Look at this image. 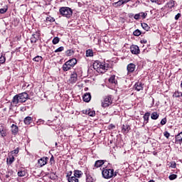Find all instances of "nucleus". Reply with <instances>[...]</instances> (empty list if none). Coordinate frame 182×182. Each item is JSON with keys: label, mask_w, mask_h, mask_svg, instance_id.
Returning a JSON list of instances; mask_svg holds the SVG:
<instances>
[{"label": "nucleus", "mask_w": 182, "mask_h": 182, "mask_svg": "<svg viewBox=\"0 0 182 182\" xmlns=\"http://www.w3.org/2000/svg\"><path fill=\"white\" fill-rule=\"evenodd\" d=\"M47 22H55V18L53 17H47L46 18Z\"/></svg>", "instance_id": "nucleus-43"}, {"label": "nucleus", "mask_w": 182, "mask_h": 182, "mask_svg": "<svg viewBox=\"0 0 182 182\" xmlns=\"http://www.w3.org/2000/svg\"><path fill=\"white\" fill-rule=\"evenodd\" d=\"M33 60H34V62H41L43 60V58H42V56L37 55L33 58Z\"/></svg>", "instance_id": "nucleus-33"}, {"label": "nucleus", "mask_w": 182, "mask_h": 182, "mask_svg": "<svg viewBox=\"0 0 182 182\" xmlns=\"http://www.w3.org/2000/svg\"><path fill=\"white\" fill-rule=\"evenodd\" d=\"M164 137H166L167 139H168L170 137V133L167 131L164 132Z\"/></svg>", "instance_id": "nucleus-46"}, {"label": "nucleus", "mask_w": 182, "mask_h": 182, "mask_svg": "<svg viewBox=\"0 0 182 182\" xmlns=\"http://www.w3.org/2000/svg\"><path fill=\"white\" fill-rule=\"evenodd\" d=\"M176 5V1H174L173 0H171L169 1L167 4H166V6L168 8H169V9H173V8H174V6Z\"/></svg>", "instance_id": "nucleus-22"}, {"label": "nucleus", "mask_w": 182, "mask_h": 182, "mask_svg": "<svg viewBox=\"0 0 182 182\" xmlns=\"http://www.w3.org/2000/svg\"><path fill=\"white\" fill-rule=\"evenodd\" d=\"M82 99L84 102L89 103V102H90V99H92V95H90V92H87L83 95Z\"/></svg>", "instance_id": "nucleus-17"}, {"label": "nucleus", "mask_w": 182, "mask_h": 182, "mask_svg": "<svg viewBox=\"0 0 182 182\" xmlns=\"http://www.w3.org/2000/svg\"><path fill=\"white\" fill-rule=\"evenodd\" d=\"M157 1H159V0H151V2L156 4V2H157Z\"/></svg>", "instance_id": "nucleus-58"}, {"label": "nucleus", "mask_w": 182, "mask_h": 182, "mask_svg": "<svg viewBox=\"0 0 182 182\" xmlns=\"http://www.w3.org/2000/svg\"><path fill=\"white\" fill-rule=\"evenodd\" d=\"M68 174H69V176H70H70H72V171H70L68 173Z\"/></svg>", "instance_id": "nucleus-59"}, {"label": "nucleus", "mask_w": 182, "mask_h": 182, "mask_svg": "<svg viewBox=\"0 0 182 182\" xmlns=\"http://www.w3.org/2000/svg\"><path fill=\"white\" fill-rule=\"evenodd\" d=\"M66 178H68V182H79V178L75 177V175L70 177V175L68 173L66 175Z\"/></svg>", "instance_id": "nucleus-13"}, {"label": "nucleus", "mask_w": 182, "mask_h": 182, "mask_svg": "<svg viewBox=\"0 0 182 182\" xmlns=\"http://www.w3.org/2000/svg\"><path fill=\"white\" fill-rule=\"evenodd\" d=\"M73 176H75L77 178H80V177L83 176V172H82V171L75 170Z\"/></svg>", "instance_id": "nucleus-21"}, {"label": "nucleus", "mask_w": 182, "mask_h": 182, "mask_svg": "<svg viewBox=\"0 0 182 182\" xmlns=\"http://www.w3.org/2000/svg\"><path fill=\"white\" fill-rule=\"evenodd\" d=\"M92 68L97 73H106L112 68V65L108 62L100 63V61L96 60L92 63Z\"/></svg>", "instance_id": "nucleus-1"}, {"label": "nucleus", "mask_w": 182, "mask_h": 182, "mask_svg": "<svg viewBox=\"0 0 182 182\" xmlns=\"http://www.w3.org/2000/svg\"><path fill=\"white\" fill-rule=\"evenodd\" d=\"M113 6H115V8H118V6H122V5H124V3L123 0H119L117 2H114L112 4Z\"/></svg>", "instance_id": "nucleus-24"}, {"label": "nucleus", "mask_w": 182, "mask_h": 182, "mask_svg": "<svg viewBox=\"0 0 182 182\" xmlns=\"http://www.w3.org/2000/svg\"><path fill=\"white\" fill-rule=\"evenodd\" d=\"M24 123L25 124H27L29 125L31 124V123H32V117H26L25 119H24Z\"/></svg>", "instance_id": "nucleus-27"}, {"label": "nucleus", "mask_w": 182, "mask_h": 182, "mask_svg": "<svg viewBox=\"0 0 182 182\" xmlns=\"http://www.w3.org/2000/svg\"><path fill=\"white\" fill-rule=\"evenodd\" d=\"M77 82V74L76 72H73L68 80V83L70 85H75Z\"/></svg>", "instance_id": "nucleus-5"}, {"label": "nucleus", "mask_w": 182, "mask_h": 182, "mask_svg": "<svg viewBox=\"0 0 182 182\" xmlns=\"http://www.w3.org/2000/svg\"><path fill=\"white\" fill-rule=\"evenodd\" d=\"M134 36H140L141 35V31L139 29L135 30L133 32Z\"/></svg>", "instance_id": "nucleus-34"}, {"label": "nucleus", "mask_w": 182, "mask_h": 182, "mask_svg": "<svg viewBox=\"0 0 182 182\" xmlns=\"http://www.w3.org/2000/svg\"><path fill=\"white\" fill-rule=\"evenodd\" d=\"M166 123H167V118H163L161 121V124L162 126H164V124H166Z\"/></svg>", "instance_id": "nucleus-44"}, {"label": "nucleus", "mask_w": 182, "mask_h": 182, "mask_svg": "<svg viewBox=\"0 0 182 182\" xmlns=\"http://www.w3.org/2000/svg\"><path fill=\"white\" fill-rule=\"evenodd\" d=\"M28 97H29V95L26 92L18 94L13 97L11 103H13V105H18V103H25V102L28 100Z\"/></svg>", "instance_id": "nucleus-2"}, {"label": "nucleus", "mask_w": 182, "mask_h": 182, "mask_svg": "<svg viewBox=\"0 0 182 182\" xmlns=\"http://www.w3.org/2000/svg\"><path fill=\"white\" fill-rule=\"evenodd\" d=\"M127 70L128 72V75L130 73H133L134 70H136V65L134 63H129L127 66Z\"/></svg>", "instance_id": "nucleus-8"}, {"label": "nucleus", "mask_w": 182, "mask_h": 182, "mask_svg": "<svg viewBox=\"0 0 182 182\" xmlns=\"http://www.w3.org/2000/svg\"><path fill=\"white\" fill-rule=\"evenodd\" d=\"M108 81L109 83H112V85H117V80H116L115 75H111Z\"/></svg>", "instance_id": "nucleus-20"}, {"label": "nucleus", "mask_w": 182, "mask_h": 182, "mask_svg": "<svg viewBox=\"0 0 182 182\" xmlns=\"http://www.w3.org/2000/svg\"><path fill=\"white\" fill-rule=\"evenodd\" d=\"M39 39V33H36V34H33L31 38V43H36L37 41Z\"/></svg>", "instance_id": "nucleus-16"}, {"label": "nucleus", "mask_w": 182, "mask_h": 182, "mask_svg": "<svg viewBox=\"0 0 182 182\" xmlns=\"http://www.w3.org/2000/svg\"><path fill=\"white\" fill-rule=\"evenodd\" d=\"M122 2L124 4H127V2H130V0H122Z\"/></svg>", "instance_id": "nucleus-56"}, {"label": "nucleus", "mask_w": 182, "mask_h": 182, "mask_svg": "<svg viewBox=\"0 0 182 182\" xmlns=\"http://www.w3.org/2000/svg\"><path fill=\"white\" fill-rule=\"evenodd\" d=\"M68 174H69V176H70H70H72V171H70L68 173Z\"/></svg>", "instance_id": "nucleus-60"}, {"label": "nucleus", "mask_w": 182, "mask_h": 182, "mask_svg": "<svg viewBox=\"0 0 182 182\" xmlns=\"http://www.w3.org/2000/svg\"><path fill=\"white\" fill-rule=\"evenodd\" d=\"M6 161H7V164H12V163H14V161H15V157H14V156H10L9 158L6 159Z\"/></svg>", "instance_id": "nucleus-30"}, {"label": "nucleus", "mask_w": 182, "mask_h": 182, "mask_svg": "<svg viewBox=\"0 0 182 182\" xmlns=\"http://www.w3.org/2000/svg\"><path fill=\"white\" fill-rule=\"evenodd\" d=\"M39 122H43L42 119H40Z\"/></svg>", "instance_id": "nucleus-63"}, {"label": "nucleus", "mask_w": 182, "mask_h": 182, "mask_svg": "<svg viewBox=\"0 0 182 182\" xmlns=\"http://www.w3.org/2000/svg\"><path fill=\"white\" fill-rule=\"evenodd\" d=\"M72 65L70 64L69 62H65V64H63V70H64V72H68V70H70V69H72Z\"/></svg>", "instance_id": "nucleus-15"}, {"label": "nucleus", "mask_w": 182, "mask_h": 182, "mask_svg": "<svg viewBox=\"0 0 182 182\" xmlns=\"http://www.w3.org/2000/svg\"><path fill=\"white\" fill-rule=\"evenodd\" d=\"M92 56V50L88 49L86 50L85 58H91Z\"/></svg>", "instance_id": "nucleus-37"}, {"label": "nucleus", "mask_w": 182, "mask_h": 182, "mask_svg": "<svg viewBox=\"0 0 182 182\" xmlns=\"http://www.w3.org/2000/svg\"><path fill=\"white\" fill-rule=\"evenodd\" d=\"M105 162L106 160H97L95 161L94 167H95L96 168H99V167H102Z\"/></svg>", "instance_id": "nucleus-14"}, {"label": "nucleus", "mask_w": 182, "mask_h": 182, "mask_svg": "<svg viewBox=\"0 0 182 182\" xmlns=\"http://www.w3.org/2000/svg\"><path fill=\"white\" fill-rule=\"evenodd\" d=\"M6 61V58H5V56H4V55H1V56L0 57V66H1V65H4V63Z\"/></svg>", "instance_id": "nucleus-36"}, {"label": "nucleus", "mask_w": 182, "mask_h": 182, "mask_svg": "<svg viewBox=\"0 0 182 182\" xmlns=\"http://www.w3.org/2000/svg\"><path fill=\"white\" fill-rule=\"evenodd\" d=\"M96 116V112L92 111V117H95Z\"/></svg>", "instance_id": "nucleus-55"}, {"label": "nucleus", "mask_w": 182, "mask_h": 182, "mask_svg": "<svg viewBox=\"0 0 182 182\" xmlns=\"http://www.w3.org/2000/svg\"><path fill=\"white\" fill-rule=\"evenodd\" d=\"M60 41V38H59V37H55L53 39V45H57V43H59V41Z\"/></svg>", "instance_id": "nucleus-38"}, {"label": "nucleus", "mask_w": 182, "mask_h": 182, "mask_svg": "<svg viewBox=\"0 0 182 182\" xmlns=\"http://www.w3.org/2000/svg\"><path fill=\"white\" fill-rule=\"evenodd\" d=\"M68 62L70 63V65L73 68V66H75V65L77 63V60H76V58H72L69 60Z\"/></svg>", "instance_id": "nucleus-29"}, {"label": "nucleus", "mask_w": 182, "mask_h": 182, "mask_svg": "<svg viewBox=\"0 0 182 182\" xmlns=\"http://www.w3.org/2000/svg\"><path fill=\"white\" fill-rule=\"evenodd\" d=\"M60 14L64 16L65 18H70L73 15V11L72 9L69 7H60L59 9Z\"/></svg>", "instance_id": "nucleus-3"}, {"label": "nucleus", "mask_w": 182, "mask_h": 182, "mask_svg": "<svg viewBox=\"0 0 182 182\" xmlns=\"http://www.w3.org/2000/svg\"><path fill=\"white\" fill-rule=\"evenodd\" d=\"M18 177H25L26 176V171H19L18 172Z\"/></svg>", "instance_id": "nucleus-35"}, {"label": "nucleus", "mask_w": 182, "mask_h": 182, "mask_svg": "<svg viewBox=\"0 0 182 182\" xmlns=\"http://www.w3.org/2000/svg\"><path fill=\"white\" fill-rule=\"evenodd\" d=\"M18 153H19V148H16L11 151V154H18Z\"/></svg>", "instance_id": "nucleus-45"}, {"label": "nucleus", "mask_w": 182, "mask_h": 182, "mask_svg": "<svg viewBox=\"0 0 182 182\" xmlns=\"http://www.w3.org/2000/svg\"><path fill=\"white\" fill-rule=\"evenodd\" d=\"M144 84L141 83V82H137L134 85V89L136 90V92H140V90H143V86Z\"/></svg>", "instance_id": "nucleus-10"}, {"label": "nucleus", "mask_w": 182, "mask_h": 182, "mask_svg": "<svg viewBox=\"0 0 182 182\" xmlns=\"http://www.w3.org/2000/svg\"><path fill=\"white\" fill-rule=\"evenodd\" d=\"M130 50L132 55H139V53H140V48L137 46H132L130 47Z\"/></svg>", "instance_id": "nucleus-9"}, {"label": "nucleus", "mask_w": 182, "mask_h": 182, "mask_svg": "<svg viewBox=\"0 0 182 182\" xmlns=\"http://www.w3.org/2000/svg\"><path fill=\"white\" fill-rule=\"evenodd\" d=\"M111 103H112V97L108 96L104 99V101L102 103V107H109Z\"/></svg>", "instance_id": "nucleus-6"}, {"label": "nucleus", "mask_w": 182, "mask_h": 182, "mask_svg": "<svg viewBox=\"0 0 182 182\" xmlns=\"http://www.w3.org/2000/svg\"><path fill=\"white\" fill-rule=\"evenodd\" d=\"M130 125H129L128 124H125L122 127V133H124V134H127V133L130 132Z\"/></svg>", "instance_id": "nucleus-11"}, {"label": "nucleus", "mask_w": 182, "mask_h": 182, "mask_svg": "<svg viewBox=\"0 0 182 182\" xmlns=\"http://www.w3.org/2000/svg\"><path fill=\"white\" fill-rule=\"evenodd\" d=\"M0 134L1 137H6V127L3 124H0Z\"/></svg>", "instance_id": "nucleus-12"}, {"label": "nucleus", "mask_w": 182, "mask_h": 182, "mask_svg": "<svg viewBox=\"0 0 182 182\" xmlns=\"http://www.w3.org/2000/svg\"><path fill=\"white\" fill-rule=\"evenodd\" d=\"M117 171H114V169H113V178H114V177H116V176H117Z\"/></svg>", "instance_id": "nucleus-52"}, {"label": "nucleus", "mask_w": 182, "mask_h": 182, "mask_svg": "<svg viewBox=\"0 0 182 182\" xmlns=\"http://www.w3.org/2000/svg\"><path fill=\"white\" fill-rule=\"evenodd\" d=\"M82 113L84 114H87V116H90L91 117V116H92V109H90V108H89L87 109H84V110H82Z\"/></svg>", "instance_id": "nucleus-31"}, {"label": "nucleus", "mask_w": 182, "mask_h": 182, "mask_svg": "<svg viewBox=\"0 0 182 182\" xmlns=\"http://www.w3.org/2000/svg\"><path fill=\"white\" fill-rule=\"evenodd\" d=\"M129 18H133V16H134V14H129Z\"/></svg>", "instance_id": "nucleus-57"}, {"label": "nucleus", "mask_w": 182, "mask_h": 182, "mask_svg": "<svg viewBox=\"0 0 182 182\" xmlns=\"http://www.w3.org/2000/svg\"><path fill=\"white\" fill-rule=\"evenodd\" d=\"M102 175L103 178H113V168H107V167L103 168Z\"/></svg>", "instance_id": "nucleus-4"}, {"label": "nucleus", "mask_w": 182, "mask_h": 182, "mask_svg": "<svg viewBox=\"0 0 182 182\" xmlns=\"http://www.w3.org/2000/svg\"><path fill=\"white\" fill-rule=\"evenodd\" d=\"M141 43H147V40L146 39L141 40Z\"/></svg>", "instance_id": "nucleus-54"}, {"label": "nucleus", "mask_w": 182, "mask_h": 182, "mask_svg": "<svg viewBox=\"0 0 182 182\" xmlns=\"http://www.w3.org/2000/svg\"><path fill=\"white\" fill-rule=\"evenodd\" d=\"M85 174L86 176V182H92V175H90L89 169L85 170Z\"/></svg>", "instance_id": "nucleus-18"}, {"label": "nucleus", "mask_w": 182, "mask_h": 182, "mask_svg": "<svg viewBox=\"0 0 182 182\" xmlns=\"http://www.w3.org/2000/svg\"><path fill=\"white\" fill-rule=\"evenodd\" d=\"M92 11H95V12H99V11H100V9H99V7H97L96 9H92Z\"/></svg>", "instance_id": "nucleus-53"}, {"label": "nucleus", "mask_w": 182, "mask_h": 182, "mask_svg": "<svg viewBox=\"0 0 182 182\" xmlns=\"http://www.w3.org/2000/svg\"><path fill=\"white\" fill-rule=\"evenodd\" d=\"M65 48L63 46H60L58 48H57L56 50H55V53H58V52H63V50H64Z\"/></svg>", "instance_id": "nucleus-40"}, {"label": "nucleus", "mask_w": 182, "mask_h": 182, "mask_svg": "<svg viewBox=\"0 0 182 182\" xmlns=\"http://www.w3.org/2000/svg\"><path fill=\"white\" fill-rule=\"evenodd\" d=\"M159 114H157V112H153L151 114V119L152 120H157V119H159Z\"/></svg>", "instance_id": "nucleus-28"}, {"label": "nucleus", "mask_w": 182, "mask_h": 182, "mask_svg": "<svg viewBox=\"0 0 182 182\" xmlns=\"http://www.w3.org/2000/svg\"><path fill=\"white\" fill-rule=\"evenodd\" d=\"M97 119H92V120H95V121L97 120Z\"/></svg>", "instance_id": "nucleus-64"}, {"label": "nucleus", "mask_w": 182, "mask_h": 182, "mask_svg": "<svg viewBox=\"0 0 182 182\" xmlns=\"http://www.w3.org/2000/svg\"><path fill=\"white\" fill-rule=\"evenodd\" d=\"M144 121L146 122V124H147V123H149V119L150 118V112H146L144 114Z\"/></svg>", "instance_id": "nucleus-26"}, {"label": "nucleus", "mask_w": 182, "mask_h": 182, "mask_svg": "<svg viewBox=\"0 0 182 182\" xmlns=\"http://www.w3.org/2000/svg\"><path fill=\"white\" fill-rule=\"evenodd\" d=\"M50 164H53V163H55V158L53 157V156H52L50 159Z\"/></svg>", "instance_id": "nucleus-51"}, {"label": "nucleus", "mask_w": 182, "mask_h": 182, "mask_svg": "<svg viewBox=\"0 0 182 182\" xmlns=\"http://www.w3.org/2000/svg\"><path fill=\"white\" fill-rule=\"evenodd\" d=\"M149 182H154V180H150Z\"/></svg>", "instance_id": "nucleus-62"}, {"label": "nucleus", "mask_w": 182, "mask_h": 182, "mask_svg": "<svg viewBox=\"0 0 182 182\" xmlns=\"http://www.w3.org/2000/svg\"><path fill=\"white\" fill-rule=\"evenodd\" d=\"M141 26L143 28V29H144V31H150V26H149L147 23H141Z\"/></svg>", "instance_id": "nucleus-32"}, {"label": "nucleus", "mask_w": 182, "mask_h": 182, "mask_svg": "<svg viewBox=\"0 0 182 182\" xmlns=\"http://www.w3.org/2000/svg\"><path fill=\"white\" fill-rule=\"evenodd\" d=\"M139 14H141V17L143 19H146V16H147V14L143 13V12L139 13Z\"/></svg>", "instance_id": "nucleus-49"}, {"label": "nucleus", "mask_w": 182, "mask_h": 182, "mask_svg": "<svg viewBox=\"0 0 182 182\" xmlns=\"http://www.w3.org/2000/svg\"><path fill=\"white\" fill-rule=\"evenodd\" d=\"M48 177L50 178V180H56L58 178V176H56V173H54V172H50L48 173Z\"/></svg>", "instance_id": "nucleus-25"}, {"label": "nucleus", "mask_w": 182, "mask_h": 182, "mask_svg": "<svg viewBox=\"0 0 182 182\" xmlns=\"http://www.w3.org/2000/svg\"><path fill=\"white\" fill-rule=\"evenodd\" d=\"M169 180L173 181V180H176V178H177V175L176 174H171L168 176Z\"/></svg>", "instance_id": "nucleus-41"}, {"label": "nucleus", "mask_w": 182, "mask_h": 182, "mask_svg": "<svg viewBox=\"0 0 182 182\" xmlns=\"http://www.w3.org/2000/svg\"><path fill=\"white\" fill-rule=\"evenodd\" d=\"M8 11V8L6 9H0V14H5Z\"/></svg>", "instance_id": "nucleus-50"}, {"label": "nucleus", "mask_w": 182, "mask_h": 182, "mask_svg": "<svg viewBox=\"0 0 182 182\" xmlns=\"http://www.w3.org/2000/svg\"><path fill=\"white\" fill-rule=\"evenodd\" d=\"M181 18V14L178 13L175 16V21H178Z\"/></svg>", "instance_id": "nucleus-47"}, {"label": "nucleus", "mask_w": 182, "mask_h": 182, "mask_svg": "<svg viewBox=\"0 0 182 182\" xmlns=\"http://www.w3.org/2000/svg\"><path fill=\"white\" fill-rule=\"evenodd\" d=\"M175 143L176 144H181L182 143V132L179 133L176 136V141Z\"/></svg>", "instance_id": "nucleus-19"}, {"label": "nucleus", "mask_w": 182, "mask_h": 182, "mask_svg": "<svg viewBox=\"0 0 182 182\" xmlns=\"http://www.w3.org/2000/svg\"><path fill=\"white\" fill-rule=\"evenodd\" d=\"M73 53H75V52L73 50H68L65 52L66 56H72V55H73Z\"/></svg>", "instance_id": "nucleus-39"}, {"label": "nucleus", "mask_w": 182, "mask_h": 182, "mask_svg": "<svg viewBox=\"0 0 182 182\" xmlns=\"http://www.w3.org/2000/svg\"><path fill=\"white\" fill-rule=\"evenodd\" d=\"M140 16H141V14L139 13L134 16V18L136 19V21H139V19H140Z\"/></svg>", "instance_id": "nucleus-42"}, {"label": "nucleus", "mask_w": 182, "mask_h": 182, "mask_svg": "<svg viewBox=\"0 0 182 182\" xmlns=\"http://www.w3.org/2000/svg\"><path fill=\"white\" fill-rule=\"evenodd\" d=\"M92 150H95V149H96V145H95V146L92 147Z\"/></svg>", "instance_id": "nucleus-61"}, {"label": "nucleus", "mask_w": 182, "mask_h": 182, "mask_svg": "<svg viewBox=\"0 0 182 182\" xmlns=\"http://www.w3.org/2000/svg\"><path fill=\"white\" fill-rule=\"evenodd\" d=\"M48 160H49L48 157H43L38 159V164L39 167H43V166H46V164L48 163Z\"/></svg>", "instance_id": "nucleus-7"}, {"label": "nucleus", "mask_w": 182, "mask_h": 182, "mask_svg": "<svg viewBox=\"0 0 182 182\" xmlns=\"http://www.w3.org/2000/svg\"><path fill=\"white\" fill-rule=\"evenodd\" d=\"M11 133L14 135L18 134V126L14 124L11 125Z\"/></svg>", "instance_id": "nucleus-23"}, {"label": "nucleus", "mask_w": 182, "mask_h": 182, "mask_svg": "<svg viewBox=\"0 0 182 182\" xmlns=\"http://www.w3.org/2000/svg\"><path fill=\"white\" fill-rule=\"evenodd\" d=\"M170 167H171V168H176V163L174 161L171 162Z\"/></svg>", "instance_id": "nucleus-48"}]
</instances>
